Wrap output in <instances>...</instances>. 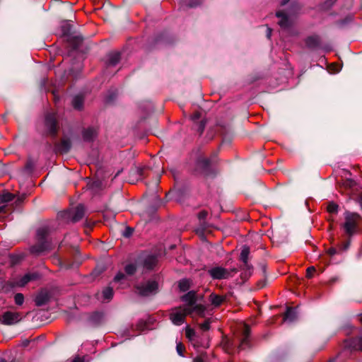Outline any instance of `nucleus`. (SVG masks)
Returning <instances> with one entry per match:
<instances>
[{
    "label": "nucleus",
    "instance_id": "obj_1",
    "mask_svg": "<svg viewBox=\"0 0 362 362\" xmlns=\"http://www.w3.org/2000/svg\"><path fill=\"white\" fill-rule=\"evenodd\" d=\"M182 301L185 303L182 308H189L192 310V317L195 315L204 317L206 308L201 304H196L197 294L194 291H189L181 297Z\"/></svg>",
    "mask_w": 362,
    "mask_h": 362
},
{
    "label": "nucleus",
    "instance_id": "obj_2",
    "mask_svg": "<svg viewBox=\"0 0 362 362\" xmlns=\"http://www.w3.org/2000/svg\"><path fill=\"white\" fill-rule=\"evenodd\" d=\"M187 315L192 317V310L189 308L178 307L172 309L170 314V319L175 325H181L185 322Z\"/></svg>",
    "mask_w": 362,
    "mask_h": 362
},
{
    "label": "nucleus",
    "instance_id": "obj_3",
    "mask_svg": "<svg viewBox=\"0 0 362 362\" xmlns=\"http://www.w3.org/2000/svg\"><path fill=\"white\" fill-rule=\"evenodd\" d=\"M359 218V215L356 213H346L344 227L349 235H352L356 231Z\"/></svg>",
    "mask_w": 362,
    "mask_h": 362
},
{
    "label": "nucleus",
    "instance_id": "obj_4",
    "mask_svg": "<svg viewBox=\"0 0 362 362\" xmlns=\"http://www.w3.org/2000/svg\"><path fill=\"white\" fill-rule=\"evenodd\" d=\"M136 291L141 296H147L155 294L158 288V283L156 281H148L136 287Z\"/></svg>",
    "mask_w": 362,
    "mask_h": 362
},
{
    "label": "nucleus",
    "instance_id": "obj_5",
    "mask_svg": "<svg viewBox=\"0 0 362 362\" xmlns=\"http://www.w3.org/2000/svg\"><path fill=\"white\" fill-rule=\"evenodd\" d=\"M48 233V230L46 228H40L37 231V236L39 241L42 242ZM49 248L46 243H41L40 245H35L32 247L31 251L33 253H39L47 250Z\"/></svg>",
    "mask_w": 362,
    "mask_h": 362
},
{
    "label": "nucleus",
    "instance_id": "obj_6",
    "mask_svg": "<svg viewBox=\"0 0 362 362\" xmlns=\"http://www.w3.org/2000/svg\"><path fill=\"white\" fill-rule=\"evenodd\" d=\"M236 272L235 269L228 271V269L221 267H215L209 269L208 272L210 276L214 279H228L232 276V273Z\"/></svg>",
    "mask_w": 362,
    "mask_h": 362
},
{
    "label": "nucleus",
    "instance_id": "obj_7",
    "mask_svg": "<svg viewBox=\"0 0 362 362\" xmlns=\"http://www.w3.org/2000/svg\"><path fill=\"white\" fill-rule=\"evenodd\" d=\"M0 319L3 324L12 325L20 322L22 317L20 313L6 311L1 315Z\"/></svg>",
    "mask_w": 362,
    "mask_h": 362
},
{
    "label": "nucleus",
    "instance_id": "obj_8",
    "mask_svg": "<svg viewBox=\"0 0 362 362\" xmlns=\"http://www.w3.org/2000/svg\"><path fill=\"white\" fill-rule=\"evenodd\" d=\"M45 125L49 129L50 134H56V132H57L58 126L55 114L52 113L46 116Z\"/></svg>",
    "mask_w": 362,
    "mask_h": 362
},
{
    "label": "nucleus",
    "instance_id": "obj_9",
    "mask_svg": "<svg viewBox=\"0 0 362 362\" xmlns=\"http://www.w3.org/2000/svg\"><path fill=\"white\" fill-rule=\"evenodd\" d=\"M250 332V330L249 326L244 325L243 330V338L240 344V349H244L248 346Z\"/></svg>",
    "mask_w": 362,
    "mask_h": 362
},
{
    "label": "nucleus",
    "instance_id": "obj_10",
    "mask_svg": "<svg viewBox=\"0 0 362 362\" xmlns=\"http://www.w3.org/2000/svg\"><path fill=\"white\" fill-rule=\"evenodd\" d=\"M276 17L280 20L279 21V24L282 28H287L290 25V21L288 18L287 16L282 11L276 12Z\"/></svg>",
    "mask_w": 362,
    "mask_h": 362
},
{
    "label": "nucleus",
    "instance_id": "obj_11",
    "mask_svg": "<svg viewBox=\"0 0 362 362\" xmlns=\"http://www.w3.org/2000/svg\"><path fill=\"white\" fill-rule=\"evenodd\" d=\"M35 278H37V275L35 274H26L16 283V285L18 286H24L30 280L35 279Z\"/></svg>",
    "mask_w": 362,
    "mask_h": 362
},
{
    "label": "nucleus",
    "instance_id": "obj_12",
    "mask_svg": "<svg viewBox=\"0 0 362 362\" xmlns=\"http://www.w3.org/2000/svg\"><path fill=\"white\" fill-rule=\"evenodd\" d=\"M225 298L222 296L216 295L214 293H211L209 296V300L215 307H218L221 305V303L224 301Z\"/></svg>",
    "mask_w": 362,
    "mask_h": 362
},
{
    "label": "nucleus",
    "instance_id": "obj_13",
    "mask_svg": "<svg viewBox=\"0 0 362 362\" xmlns=\"http://www.w3.org/2000/svg\"><path fill=\"white\" fill-rule=\"evenodd\" d=\"M84 215V207L82 205H78L74 210V214H73V220L74 221H78Z\"/></svg>",
    "mask_w": 362,
    "mask_h": 362
},
{
    "label": "nucleus",
    "instance_id": "obj_14",
    "mask_svg": "<svg viewBox=\"0 0 362 362\" xmlns=\"http://www.w3.org/2000/svg\"><path fill=\"white\" fill-rule=\"evenodd\" d=\"M157 263V258L156 256L151 255L146 258L144 262V266L148 269H152Z\"/></svg>",
    "mask_w": 362,
    "mask_h": 362
},
{
    "label": "nucleus",
    "instance_id": "obj_15",
    "mask_svg": "<svg viewBox=\"0 0 362 362\" xmlns=\"http://www.w3.org/2000/svg\"><path fill=\"white\" fill-rule=\"evenodd\" d=\"M97 134V132L93 128H88L83 133V139L86 141L92 140Z\"/></svg>",
    "mask_w": 362,
    "mask_h": 362
},
{
    "label": "nucleus",
    "instance_id": "obj_16",
    "mask_svg": "<svg viewBox=\"0 0 362 362\" xmlns=\"http://www.w3.org/2000/svg\"><path fill=\"white\" fill-rule=\"evenodd\" d=\"M296 318V311L295 309L291 308H288L284 315V321H288L289 322H293Z\"/></svg>",
    "mask_w": 362,
    "mask_h": 362
},
{
    "label": "nucleus",
    "instance_id": "obj_17",
    "mask_svg": "<svg viewBox=\"0 0 362 362\" xmlns=\"http://www.w3.org/2000/svg\"><path fill=\"white\" fill-rule=\"evenodd\" d=\"M71 141L69 139H63L59 145V150L62 153H66L71 148Z\"/></svg>",
    "mask_w": 362,
    "mask_h": 362
},
{
    "label": "nucleus",
    "instance_id": "obj_18",
    "mask_svg": "<svg viewBox=\"0 0 362 362\" xmlns=\"http://www.w3.org/2000/svg\"><path fill=\"white\" fill-rule=\"evenodd\" d=\"M119 54L117 52L112 53L109 56L108 64L111 66H115L119 61Z\"/></svg>",
    "mask_w": 362,
    "mask_h": 362
},
{
    "label": "nucleus",
    "instance_id": "obj_19",
    "mask_svg": "<svg viewBox=\"0 0 362 362\" xmlns=\"http://www.w3.org/2000/svg\"><path fill=\"white\" fill-rule=\"evenodd\" d=\"M83 98L80 95H76L73 98L72 104L75 109H81L83 105Z\"/></svg>",
    "mask_w": 362,
    "mask_h": 362
},
{
    "label": "nucleus",
    "instance_id": "obj_20",
    "mask_svg": "<svg viewBox=\"0 0 362 362\" xmlns=\"http://www.w3.org/2000/svg\"><path fill=\"white\" fill-rule=\"evenodd\" d=\"M178 286L181 291H186L190 288V282L187 279H182L179 281Z\"/></svg>",
    "mask_w": 362,
    "mask_h": 362
},
{
    "label": "nucleus",
    "instance_id": "obj_21",
    "mask_svg": "<svg viewBox=\"0 0 362 362\" xmlns=\"http://www.w3.org/2000/svg\"><path fill=\"white\" fill-rule=\"evenodd\" d=\"M104 300H110L113 296V291L110 287H107L103 291Z\"/></svg>",
    "mask_w": 362,
    "mask_h": 362
},
{
    "label": "nucleus",
    "instance_id": "obj_22",
    "mask_svg": "<svg viewBox=\"0 0 362 362\" xmlns=\"http://www.w3.org/2000/svg\"><path fill=\"white\" fill-rule=\"evenodd\" d=\"M250 250L247 247H244L240 253V259L244 262L247 263Z\"/></svg>",
    "mask_w": 362,
    "mask_h": 362
},
{
    "label": "nucleus",
    "instance_id": "obj_23",
    "mask_svg": "<svg viewBox=\"0 0 362 362\" xmlns=\"http://www.w3.org/2000/svg\"><path fill=\"white\" fill-rule=\"evenodd\" d=\"M136 267L134 264H129L124 267V271L128 275H132L136 272Z\"/></svg>",
    "mask_w": 362,
    "mask_h": 362
},
{
    "label": "nucleus",
    "instance_id": "obj_24",
    "mask_svg": "<svg viewBox=\"0 0 362 362\" xmlns=\"http://www.w3.org/2000/svg\"><path fill=\"white\" fill-rule=\"evenodd\" d=\"M327 211L330 214H335L337 212L338 210V205L331 202L327 206Z\"/></svg>",
    "mask_w": 362,
    "mask_h": 362
},
{
    "label": "nucleus",
    "instance_id": "obj_25",
    "mask_svg": "<svg viewBox=\"0 0 362 362\" xmlns=\"http://www.w3.org/2000/svg\"><path fill=\"white\" fill-rule=\"evenodd\" d=\"M14 300L16 305H21L24 302V296L22 293H16Z\"/></svg>",
    "mask_w": 362,
    "mask_h": 362
},
{
    "label": "nucleus",
    "instance_id": "obj_26",
    "mask_svg": "<svg viewBox=\"0 0 362 362\" xmlns=\"http://www.w3.org/2000/svg\"><path fill=\"white\" fill-rule=\"evenodd\" d=\"M13 196L12 194L6 193V194H2L0 197V199L3 202H7L11 201L13 199Z\"/></svg>",
    "mask_w": 362,
    "mask_h": 362
},
{
    "label": "nucleus",
    "instance_id": "obj_27",
    "mask_svg": "<svg viewBox=\"0 0 362 362\" xmlns=\"http://www.w3.org/2000/svg\"><path fill=\"white\" fill-rule=\"evenodd\" d=\"M185 346L181 343V342H178L177 344V346H176V350H177V354L181 356H183L184 354V351H185Z\"/></svg>",
    "mask_w": 362,
    "mask_h": 362
},
{
    "label": "nucleus",
    "instance_id": "obj_28",
    "mask_svg": "<svg viewBox=\"0 0 362 362\" xmlns=\"http://www.w3.org/2000/svg\"><path fill=\"white\" fill-rule=\"evenodd\" d=\"M210 323H211L210 320H206L204 322L202 323L199 325V327H200L202 330L207 331L210 328Z\"/></svg>",
    "mask_w": 362,
    "mask_h": 362
},
{
    "label": "nucleus",
    "instance_id": "obj_29",
    "mask_svg": "<svg viewBox=\"0 0 362 362\" xmlns=\"http://www.w3.org/2000/svg\"><path fill=\"white\" fill-rule=\"evenodd\" d=\"M194 334V331L192 329H191L189 326H187L186 327V337L189 339H192Z\"/></svg>",
    "mask_w": 362,
    "mask_h": 362
},
{
    "label": "nucleus",
    "instance_id": "obj_30",
    "mask_svg": "<svg viewBox=\"0 0 362 362\" xmlns=\"http://www.w3.org/2000/svg\"><path fill=\"white\" fill-rule=\"evenodd\" d=\"M125 279V275L122 272H118L115 276L114 281L115 282L121 281Z\"/></svg>",
    "mask_w": 362,
    "mask_h": 362
},
{
    "label": "nucleus",
    "instance_id": "obj_31",
    "mask_svg": "<svg viewBox=\"0 0 362 362\" xmlns=\"http://www.w3.org/2000/svg\"><path fill=\"white\" fill-rule=\"evenodd\" d=\"M315 272V268L314 267H308L307 269V277L311 278Z\"/></svg>",
    "mask_w": 362,
    "mask_h": 362
},
{
    "label": "nucleus",
    "instance_id": "obj_32",
    "mask_svg": "<svg viewBox=\"0 0 362 362\" xmlns=\"http://www.w3.org/2000/svg\"><path fill=\"white\" fill-rule=\"evenodd\" d=\"M132 173L138 175L139 177H141L142 175V169L136 168L132 171Z\"/></svg>",
    "mask_w": 362,
    "mask_h": 362
},
{
    "label": "nucleus",
    "instance_id": "obj_33",
    "mask_svg": "<svg viewBox=\"0 0 362 362\" xmlns=\"http://www.w3.org/2000/svg\"><path fill=\"white\" fill-rule=\"evenodd\" d=\"M193 362H204L203 358L200 356H197L196 357Z\"/></svg>",
    "mask_w": 362,
    "mask_h": 362
},
{
    "label": "nucleus",
    "instance_id": "obj_34",
    "mask_svg": "<svg viewBox=\"0 0 362 362\" xmlns=\"http://www.w3.org/2000/svg\"><path fill=\"white\" fill-rule=\"evenodd\" d=\"M357 346L360 350H362V337L358 339Z\"/></svg>",
    "mask_w": 362,
    "mask_h": 362
},
{
    "label": "nucleus",
    "instance_id": "obj_35",
    "mask_svg": "<svg viewBox=\"0 0 362 362\" xmlns=\"http://www.w3.org/2000/svg\"><path fill=\"white\" fill-rule=\"evenodd\" d=\"M328 253L330 255H334L336 253V250L334 248H330L328 250Z\"/></svg>",
    "mask_w": 362,
    "mask_h": 362
},
{
    "label": "nucleus",
    "instance_id": "obj_36",
    "mask_svg": "<svg viewBox=\"0 0 362 362\" xmlns=\"http://www.w3.org/2000/svg\"><path fill=\"white\" fill-rule=\"evenodd\" d=\"M200 163L205 165H208L209 164V161L207 159H202L200 160Z\"/></svg>",
    "mask_w": 362,
    "mask_h": 362
},
{
    "label": "nucleus",
    "instance_id": "obj_37",
    "mask_svg": "<svg viewBox=\"0 0 362 362\" xmlns=\"http://www.w3.org/2000/svg\"><path fill=\"white\" fill-rule=\"evenodd\" d=\"M271 35H272V29L269 28H267V37L270 38Z\"/></svg>",
    "mask_w": 362,
    "mask_h": 362
},
{
    "label": "nucleus",
    "instance_id": "obj_38",
    "mask_svg": "<svg viewBox=\"0 0 362 362\" xmlns=\"http://www.w3.org/2000/svg\"><path fill=\"white\" fill-rule=\"evenodd\" d=\"M72 362H83V361L81 358L77 357L75 358Z\"/></svg>",
    "mask_w": 362,
    "mask_h": 362
},
{
    "label": "nucleus",
    "instance_id": "obj_39",
    "mask_svg": "<svg viewBox=\"0 0 362 362\" xmlns=\"http://www.w3.org/2000/svg\"><path fill=\"white\" fill-rule=\"evenodd\" d=\"M311 41H315V39L314 37H309L307 40V44L310 45Z\"/></svg>",
    "mask_w": 362,
    "mask_h": 362
},
{
    "label": "nucleus",
    "instance_id": "obj_40",
    "mask_svg": "<svg viewBox=\"0 0 362 362\" xmlns=\"http://www.w3.org/2000/svg\"><path fill=\"white\" fill-rule=\"evenodd\" d=\"M290 0H283L282 2L281 3V5H285L286 4H287Z\"/></svg>",
    "mask_w": 362,
    "mask_h": 362
},
{
    "label": "nucleus",
    "instance_id": "obj_41",
    "mask_svg": "<svg viewBox=\"0 0 362 362\" xmlns=\"http://www.w3.org/2000/svg\"><path fill=\"white\" fill-rule=\"evenodd\" d=\"M206 215V213H205V212H202V213H200L199 216H200V217H204V216H205Z\"/></svg>",
    "mask_w": 362,
    "mask_h": 362
},
{
    "label": "nucleus",
    "instance_id": "obj_42",
    "mask_svg": "<svg viewBox=\"0 0 362 362\" xmlns=\"http://www.w3.org/2000/svg\"><path fill=\"white\" fill-rule=\"evenodd\" d=\"M199 117V115L197 114H195L194 116H193V119H196Z\"/></svg>",
    "mask_w": 362,
    "mask_h": 362
},
{
    "label": "nucleus",
    "instance_id": "obj_43",
    "mask_svg": "<svg viewBox=\"0 0 362 362\" xmlns=\"http://www.w3.org/2000/svg\"><path fill=\"white\" fill-rule=\"evenodd\" d=\"M4 209V206H0V212H1Z\"/></svg>",
    "mask_w": 362,
    "mask_h": 362
},
{
    "label": "nucleus",
    "instance_id": "obj_44",
    "mask_svg": "<svg viewBox=\"0 0 362 362\" xmlns=\"http://www.w3.org/2000/svg\"><path fill=\"white\" fill-rule=\"evenodd\" d=\"M12 362H21L19 360H14Z\"/></svg>",
    "mask_w": 362,
    "mask_h": 362
},
{
    "label": "nucleus",
    "instance_id": "obj_45",
    "mask_svg": "<svg viewBox=\"0 0 362 362\" xmlns=\"http://www.w3.org/2000/svg\"><path fill=\"white\" fill-rule=\"evenodd\" d=\"M0 362H6L4 359L0 358Z\"/></svg>",
    "mask_w": 362,
    "mask_h": 362
},
{
    "label": "nucleus",
    "instance_id": "obj_46",
    "mask_svg": "<svg viewBox=\"0 0 362 362\" xmlns=\"http://www.w3.org/2000/svg\"><path fill=\"white\" fill-rule=\"evenodd\" d=\"M360 320H361V321L362 322V314H361V316H360Z\"/></svg>",
    "mask_w": 362,
    "mask_h": 362
},
{
    "label": "nucleus",
    "instance_id": "obj_47",
    "mask_svg": "<svg viewBox=\"0 0 362 362\" xmlns=\"http://www.w3.org/2000/svg\"><path fill=\"white\" fill-rule=\"evenodd\" d=\"M264 284L259 286V287H264Z\"/></svg>",
    "mask_w": 362,
    "mask_h": 362
}]
</instances>
